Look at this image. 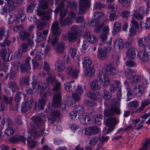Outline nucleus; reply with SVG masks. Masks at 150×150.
Returning a JSON list of instances; mask_svg holds the SVG:
<instances>
[{
  "instance_id": "nucleus-1",
  "label": "nucleus",
  "mask_w": 150,
  "mask_h": 150,
  "mask_svg": "<svg viewBox=\"0 0 150 150\" xmlns=\"http://www.w3.org/2000/svg\"><path fill=\"white\" fill-rule=\"evenodd\" d=\"M66 0H55V5H58L55 9L54 12L57 13L60 12V18L59 21L60 24L62 27H64L67 25L72 24V19L70 17H67L64 19H63L66 16L68 10L64 8V3Z\"/></svg>"
},
{
  "instance_id": "nucleus-2",
  "label": "nucleus",
  "mask_w": 150,
  "mask_h": 150,
  "mask_svg": "<svg viewBox=\"0 0 150 150\" xmlns=\"http://www.w3.org/2000/svg\"><path fill=\"white\" fill-rule=\"evenodd\" d=\"M52 86L53 87L52 90L54 91H58V92L54 95L53 103H50L48 105V109L50 110H53L55 107H57L60 104L61 100V94L59 92L61 88L60 82L57 80Z\"/></svg>"
},
{
  "instance_id": "nucleus-3",
  "label": "nucleus",
  "mask_w": 150,
  "mask_h": 150,
  "mask_svg": "<svg viewBox=\"0 0 150 150\" xmlns=\"http://www.w3.org/2000/svg\"><path fill=\"white\" fill-rule=\"evenodd\" d=\"M32 80L33 81L32 83V85L33 89L31 87L27 88L25 91L28 94H33L34 89H35V91L38 93H41L46 88V86L44 83L41 81L37 82L35 76L33 77Z\"/></svg>"
},
{
  "instance_id": "nucleus-4",
  "label": "nucleus",
  "mask_w": 150,
  "mask_h": 150,
  "mask_svg": "<svg viewBox=\"0 0 150 150\" xmlns=\"http://www.w3.org/2000/svg\"><path fill=\"white\" fill-rule=\"evenodd\" d=\"M117 100L115 99L112 100L110 104L111 105L109 109L105 110L104 112V115L106 117L113 116L114 114L119 115L120 114L121 111L119 105V103H116Z\"/></svg>"
},
{
  "instance_id": "nucleus-5",
  "label": "nucleus",
  "mask_w": 150,
  "mask_h": 150,
  "mask_svg": "<svg viewBox=\"0 0 150 150\" xmlns=\"http://www.w3.org/2000/svg\"><path fill=\"white\" fill-rule=\"evenodd\" d=\"M58 38H48L47 42L54 46V48L55 51L59 54H62L64 51L66 47L65 43L63 42H58Z\"/></svg>"
},
{
  "instance_id": "nucleus-6",
  "label": "nucleus",
  "mask_w": 150,
  "mask_h": 150,
  "mask_svg": "<svg viewBox=\"0 0 150 150\" xmlns=\"http://www.w3.org/2000/svg\"><path fill=\"white\" fill-rule=\"evenodd\" d=\"M28 138L27 139L28 146L30 148H34L36 146L37 142L35 141V137H38L39 134L34 129H29L28 131Z\"/></svg>"
},
{
  "instance_id": "nucleus-7",
  "label": "nucleus",
  "mask_w": 150,
  "mask_h": 150,
  "mask_svg": "<svg viewBox=\"0 0 150 150\" xmlns=\"http://www.w3.org/2000/svg\"><path fill=\"white\" fill-rule=\"evenodd\" d=\"M5 5L1 10V13L2 15H5L8 12L13 10L15 8L14 6V2L19 4L18 0H5Z\"/></svg>"
},
{
  "instance_id": "nucleus-8",
  "label": "nucleus",
  "mask_w": 150,
  "mask_h": 150,
  "mask_svg": "<svg viewBox=\"0 0 150 150\" xmlns=\"http://www.w3.org/2000/svg\"><path fill=\"white\" fill-rule=\"evenodd\" d=\"M132 41V38H129L127 41L125 42L124 43L123 40L121 38H116L114 43L116 47L119 50H121L124 48V45H126L127 47L131 46Z\"/></svg>"
},
{
  "instance_id": "nucleus-9",
  "label": "nucleus",
  "mask_w": 150,
  "mask_h": 150,
  "mask_svg": "<svg viewBox=\"0 0 150 150\" xmlns=\"http://www.w3.org/2000/svg\"><path fill=\"white\" fill-rule=\"evenodd\" d=\"M25 14L23 13L16 15L14 12H11L9 13V16L8 18L9 25L13 23L15 20H21L22 22L25 20Z\"/></svg>"
},
{
  "instance_id": "nucleus-10",
  "label": "nucleus",
  "mask_w": 150,
  "mask_h": 150,
  "mask_svg": "<svg viewBox=\"0 0 150 150\" xmlns=\"http://www.w3.org/2000/svg\"><path fill=\"white\" fill-rule=\"evenodd\" d=\"M100 129L98 127L94 126L89 127L82 130V134L87 135H95L100 132Z\"/></svg>"
},
{
  "instance_id": "nucleus-11",
  "label": "nucleus",
  "mask_w": 150,
  "mask_h": 150,
  "mask_svg": "<svg viewBox=\"0 0 150 150\" xmlns=\"http://www.w3.org/2000/svg\"><path fill=\"white\" fill-rule=\"evenodd\" d=\"M31 60L30 57H28L25 60V63L21 64L20 67H18V69L19 70V68L21 69V71L22 72H26L30 73V70L31 68L30 67L29 62Z\"/></svg>"
},
{
  "instance_id": "nucleus-12",
  "label": "nucleus",
  "mask_w": 150,
  "mask_h": 150,
  "mask_svg": "<svg viewBox=\"0 0 150 150\" xmlns=\"http://www.w3.org/2000/svg\"><path fill=\"white\" fill-rule=\"evenodd\" d=\"M34 102L33 98L31 97H29L26 101L23 103L21 105V111L23 113H25L28 109L31 108Z\"/></svg>"
},
{
  "instance_id": "nucleus-13",
  "label": "nucleus",
  "mask_w": 150,
  "mask_h": 150,
  "mask_svg": "<svg viewBox=\"0 0 150 150\" xmlns=\"http://www.w3.org/2000/svg\"><path fill=\"white\" fill-rule=\"evenodd\" d=\"M99 80L101 81L103 87H107L111 81L108 78V75L104 73L100 72L98 74Z\"/></svg>"
},
{
  "instance_id": "nucleus-14",
  "label": "nucleus",
  "mask_w": 150,
  "mask_h": 150,
  "mask_svg": "<svg viewBox=\"0 0 150 150\" xmlns=\"http://www.w3.org/2000/svg\"><path fill=\"white\" fill-rule=\"evenodd\" d=\"M80 5L78 13L83 14L85 13L86 8L88 7L90 5L89 0H79Z\"/></svg>"
},
{
  "instance_id": "nucleus-15",
  "label": "nucleus",
  "mask_w": 150,
  "mask_h": 150,
  "mask_svg": "<svg viewBox=\"0 0 150 150\" xmlns=\"http://www.w3.org/2000/svg\"><path fill=\"white\" fill-rule=\"evenodd\" d=\"M117 120L115 118L111 117L107 119L105 121V124L107 126L109 127V128L107 131L106 132H105V129L106 128V127H105V129L103 130L104 134H108L111 131V130H110V127L113 126L115 123H117Z\"/></svg>"
},
{
  "instance_id": "nucleus-16",
  "label": "nucleus",
  "mask_w": 150,
  "mask_h": 150,
  "mask_svg": "<svg viewBox=\"0 0 150 150\" xmlns=\"http://www.w3.org/2000/svg\"><path fill=\"white\" fill-rule=\"evenodd\" d=\"M144 91V88L142 84L137 85L135 86L132 90L134 94L138 97L142 96Z\"/></svg>"
},
{
  "instance_id": "nucleus-17",
  "label": "nucleus",
  "mask_w": 150,
  "mask_h": 150,
  "mask_svg": "<svg viewBox=\"0 0 150 150\" xmlns=\"http://www.w3.org/2000/svg\"><path fill=\"white\" fill-rule=\"evenodd\" d=\"M51 30L54 36H59L62 30L59 27V23L58 22L55 21L52 24Z\"/></svg>"
},
{
  "instance_id": "nucleus-18",
  "label": "nucleus",
  "mask_w": 150,
  "mask_h": 150,
  "mask_svg": "<svg viewBox=\"0 0 150 150\" xmlns=\"http://www.w3.org/2000/svg\"><path fill=\"white\" fill-rule=\"evenodd\" d=\"M121 82L120 81L116 79L112 80L110 83V91L111 93H114L116 91V88H120Z\"/></svg>"
},
{
  "instance_id": "nucleus-19",
  "label": "nucleus",
  "mask_w": 150,
  "mask_h": 150,
  "mask_svg": "<svg viewBox=\"0 0 150 150\" xmlns=\"http://www.w3.org/2000/svg\"><path fill=\"white\" fill-rule=\"evenodd\" d=\"M131 23L130 25L131 28L129 29V36H133L136 33V29L139 28V24L137 21L134 20L131 21Z\"/></svg>"
},
{
  "instance_id": "nucleus-20",
  "label": "nucleus",
  "mask_w": 150,
  "mask_h": 150,
  "mask_svg": "<svg viewBox=\"0 0 150 150\" xmlns=\"http://www.w3.org/2000/svg\"><path fill=\"white\" fill-rule=\"evenodd\" d=\"M52 10L50 9L47 10L46 12L42 10H39L38 11L37 14L39 16H41V18L43 20H49L50 18V15L52 13Z\"/></svg>"
},
{
  "instance_id": "nucleus-21",
  "label": "nucleus",
  "mask_w": 150,
  "mask_h": 150,
  "mask_svg": "<svg viewBox=\"0 0 150 150\" xmlns=\"http://www.w3.org/2000/svg\"><path fill=\"white\" fill-rule=\"evenodd\" d=\"M66 72L69 76L71 77L73 79H75L78 77L79 71L70 66L67 68Z\"/></svg>"
},
{
  "instance_id": "nucleus-22",
  "label": "nucleus",
  "mask_w": 150,
  "mask_h": 150,
  "mask_svg": "<svg viewBox=\"0 0 150 150\" xmlns=\"http://www.w3.org/2000/svg\"><path fill=\"white\" fill-rule=\"evenodd\" d=\"M137 56L140 60L143 62H146L149 59L148 53L144 50L139 51L138 52Z\"/></svg>"
},
{
  "instance_id": "nucleus-23",
  "label": "nucleus",
  "mask_w": 150,
  "mask_h": 150,
  "mask_svg": "<svg viewBox=\"0 0 150 150\" xmlns=\"http://www.w3.org/2000/svg\"><path fill=\"white\" fill-rule=\"evenodd\" d=\"M109 139V137L105 136L104 135L99 136V138H98L99 143L97 145L98 148H97V150H104L101 146L103 144V143L107 142Z\"/></svg>"
},
{
  "instance_id": "nucleus-24",
  "label": "nucleus",
  "mask_w": 150,
  "mask_h": 150,
  "mask_svg": "<svg viewBox=\"0 0 150 150\" xmlns=\"http://www.w3.org/2000/svg\"><path fill=\"white\" fill-rule=\"evenodd\" d=\"M33 122L31 124V127L34 128L38 129L39 128L40 124L42 122L41 118L39 117H33Z\"/></svg>"
},
{
  "instance_id": "nucleus-25",
  "label": "nucleus",
  "mask_w": 150,
  "mask_h": 150,
  "mask_svg": "<svg viewBox=\"0 0 150 150\" xmlns=\"http://www.w3.org/2000/svg\"><path fill=\"white\" fill-rule=\"evenodd\" d=\"M40 3L39 6L42 9H46L49 7L48 4L50 3L52 5L53 4L54 0H37Z\"/></svg>"
},
{
  "instance_id": "nucleus-26",
  "label": "nucleus",
  "mask_w": 150,
  "mask_h": 150,
  "mask_svg": "<svg viewBox=\"0 0 150 150\" xmlns=\"http://www.w3.org/2000/svg\"><path fill=\"white\" fill-rule=\"evenodd\" d=\"M105 71L107 74L114 75L115 73L116 69L113 65L108 64L105 67Z\"/></svg>"
},
{
  "instance_id": "nucleus-27",
  "label": "nucleus",
  "mask_w": 150,
  "mask_h": 150,
  "mask_svg": "<svg viewBox=\"0 0 150 150\" xmlns=\"http://www.w3.org/2000/svg\"><path fill=\"white\" fill-rule=\"evenodd\" d=\"M136 56L135 49L134 47L129 48L126 53V57L129 59H134Z\"/></svg>"
},
{
  "instance_id": "nucleus-28",
  "label": "nucleus",
  "mask_w": 150,
  "mask_h": 150,
  "mask_svg": "<svg viewBox=\"0 0 150 150\" xmlns=\"http://www.w3.org/2000/svg\"><path fill=\"white\" fill-rule=\"evenodd\" d=\"M81 123L84 125H88L90 124L91 122V119L84 114H82L80 115V119H79Z\"/></svg>"
},
{
  "instance_id": "nucleus-29",
  "label": "nucleus",
  "mask_w": 150,
  "mask_h": 150,
  "mask_svg": "<svg viewBox=\"0 0 150 150\" xmlns=\"http://www.w3.org/2000/svg\"><path fill=\"white\" fill-rule=\"evenodd\" d=\"M107 51L106 49H98L97 57L98 58L102 60L106 59L107 57Z\"/></svg>"
},
{
  "instance_id": "nucleus-30",
  "label": "nucleus",
  "mask_w": 150,
  "mask_h": 150,
  "mask_svg": "<svg viewBox=\"0 0 150 150\" xmlns=\"http://www.w3.org/2000/svg\"><path fill=\"white\" fill-rule=\"evenodd\" d=\"M78 28L79 26L76 25H73L71 27V31L67 34V38H76Z\"/></svg>"
},
{
  "instance_id": "nucleus-31",
  "label": "nucleus",
  "mask_w": 150,
  "mask_h": 150,
  "mask_svg": "<svg viewBox=\"0 0 150 150\" xmlns=\"http://www.w3.org/2000/svg\"><path fill=\"white\" fill-rule=\"evenodd\" d=\"M43 95L44 97L38 100V106L39 109L43 110L44 108V106L47 100L46 93L44 92L43 93Z\"/></svg>"
},
{
  "instance_id": "nucleus-32",
  "label": "nucleus",
  "mask_w": 150,
  "mask_h": 150,
  "mask_svg": "<svg viewBox=\"0 0 150 150\" xmlns=\"http://www.w3.org/2000/svg\"><path fill=\"white\" fill-rule=\"evenodd\" d=\"M90 85L92 89L94 90H99L101 88L100 83L96 79L93 80L91 83Z\"/></svg>"
},
{
  "instance_id": "nucleus-33",
  "label": "nucleus",
  "mask_w": 150,
  "mask_h": 150,
  "mask_svg": "<svg viewBox=\"0 0 150 150\" xmlns=\"http://www.w3.org/2000/svg\"><path fill=\"white\" fill-rule=\"evenodd\" d=\"M7 85L13 92H16L18 91L19 88L16 83L13 81H10L8 83Z\"/></svg>"
},
{
  "instance_id": "nucleus-34",
  "label": "nucleus",
  "mask_w": 150,
  "mask_h": 150,
  "mask_svg": "<svg viewBox=\"0 0 150 150\" xmlns=\"http://www.w3.org/2000/svg\"><path fill=\"white\" fill-rule=\"evenodd\" d=\"M56 70L58 71H62L65 69L64 64L61 60H58L56 62L55 65Z\"/></svg>"
},
{
  "instance_id": "nucleus-35",
  "label": "nucleus",
  "mask_w": 150,
  "mask_h": 150,
  "mask_svg": "<svg viewBox=\"0 0 150 150\" xmlns=\"http://www.w3.org/2000/svg\"><path fill=\"white\" fill-rule=\"evenodd\" d=\"M88 96L91 99L93 100H97L100 97V95L98 92L92 93L91 91H89L87 93Z\"/></svg>"
},
{
  "instance_id": "nucleus-36",
  "label": "nucleus",
  "mask_w": 150,
  "mask_h": 150,
  "mask_svg": "<svg viewBox=\"0 0 150 150\" xmlns=\"http://www.w3.org/2000/svg\"><path fill=\"white\" fill-rule=\"evenodd\" d=\"M64 88L67 91L72 92L75 88L74 84H71V82H66L64 84Z\"/></svg>"
},
{
  "instance_id": "nucleus-37",
  "label": "nucleus",
  "mask_w": 150,
  "mask_h": 150,
  "mask_svg": "<svg viewBox=\"0 0 150 150\" xmlns=\"http://www.w3.org/2000/svg\"><path fill=\"white\" fill-rule=\"evenodd\" d=\"M83 62L82 64L84 68L89 67L90 65L92 64L91 59L88 57H84L83 58Z\"/></svg>"
},
{
  "instance_id": "nucleus-38",
  "label": "nucleus",
  "mask_w": 150,
  "mask_h": 150,
  "mask_svg": "<svg viewBox=\"0 0 150 150\" xmlns=\"http://www.w3.org/2000/svg\"><path fill=\"white\" fill-rule=\"evenodd\" d=\"M121 28V25L119 22H115L114 23L113 30L112 32L113 35H115L120 31Z\"/></svg>"
},
{
  "instance_id": "nucleus-39",
  "label": "nucleus",
  "mask_w": 150,
  "mask_h": 150,
  "mask_svg": "<svg viewBox=\"0 0 150 150\" xmlns=\"http://www.w3.org/2000/svg\"><path fill=\"white\" fill-rule=\"evenodd\" d=\"M95 72V69L93 67H88L84 71L85 75L89 77L92 76Z\"/></svg>"
},
{
  "instance_id": "nucleus-40",
  "label": "nucleus",
  "mask_w": 150,
  "mask_h": 150,
  "mask_svg": "<svg viewBox=\"0 0 150 150\" xmlns=\"http://www.w3.org/2000/svg\"><path fill=\"white\" fill-rule=\"evenodd\" d=\"M126 78L130 79L133 76V74L135 73L134 71L130 68H127L125 70Z\"/></svg>"
},
{
  "instance_id": "nucleus-41",
  "label": "nucleus",
  "mask_w": 150,
  "mask_h": 150,
  "mask_svg": "<svg viewBox=\"0 0 150 150\" xmlns=\"http://www.w3.org/2000/svg\"><path fill=\"white\" fill-rule=\"evenodd\" d=\"M1 124L3 126H5L9 127L12 125V122L11 119L8 118H5L3 119Z\"/></svg>"
},
{
  "instance_id": "nucleus-42",
  "label": "nucleus",
  "mask_w": 150,
  "mask_h": 150,
  "mask_svg": "<svg viewBox=\"0 0 150 150\" xmlns=\"http://www.w3.org/2000/svg\"><path fill=\"white\" fill-rule=\"evenodd\" d=\"M57 79L54 76H50L46 78V82L48 85L52 86Z\"/></svg>"
},
{
  "instance_id": "nucleus-43",
  "label": "nucleus",
  "mask_w": 150,
  "mask_h": 150,
  "mask_svg": "<svg viewBox=\"0 0 150 150\" xmlns=\"http://www.w3.org/2000/svg\"><path fill=\"white\" fill-rule=\"evenodd\" d=\"M76 21L77 23H81V25L83 28H86L87 27V23L84 21L83 17L81 16H79L76 17Z\"/></svg>"
},
{
  "instance_id": "nucleus-44",
  "label": "nucleus",
  "mask_w": 150,
  "mask_h": 150,
  "mask_svg": "<svg viewBox=\"0 0 150 150\" xmlns=\"http://www.w3.org/2000/svg\"><path fill=\"white\" fill-rule=\"evenodd\" d=\"M51 116L54 121H55L57 119L60 118L61 116L59 111L57 110L52 111L51 114Z\"/></svg>"
},
{
  "instance_id": "nucleus-45",
  "label": "nucleus",
  "mask_w": 150,
  "mask_h": 150,
  "mask_svg": "<svg viewBox=\"0 0 150 150\" xmlns=\"http://www.w3.org/2000/svg\"><path fill=\"white\" fill-rule=\"evenodd\" d=\"M102 118L103 115H101L99 114L95 116L93 121L94 124L97 125H100Z\"/></svg>"
},
{
  "instance_id": "nucleus-46",
  "label": "nucleus",
  "mask_w": 150,
  "mask_h": 150,
  "mask_svg": "<svg viewBox=\"0 0 150 150\" xmlns=\"http://www.w3.org/2000/svg\"><path fill=\"white\" fill-rule=\"evenodd\" d=\"M102 30V34L100 35V38H107L110 30L109 27L107 26H104Z\"/></svg>"
},
{
  "instance_id": "nucleus-47",
  "label": "nucleus",
  "mask_w": 150,
  "mask_h": 150,
  "mask_svg": "<svg viewBox=\"0 0 150 150\" xmlns=\"http://www.w3.org/2000/svg\"><path fill=\"white\" fill-rule=\"evenodd\" d=\"M139 104L137 100H134L129 102L128 104V106L131 109H134L138 108Z\"/></svg>"
},
{
  "instance_id": "nucleus-48",
  "label": "nucleus",
  "mask_w": 150,
  "mask_h": 150,
  "mask_svg": "<svg viewBox=\"0 0 150 150\" xmlns=\"http://www.w3.org/2000/svg\"><path fill=\"white\" fill-rule=\"evenodd\" d=\"M140 77L138 75H134L130 79L131 82L132 84H134L138 83L140 80Z\"/></svg>"
},
{
  "instance_id": "nucleus-49",
  "label": "nucleus",
  "mask_w": 150,
  "mask_h": 150,
  "mask_svg": "<svg viewBox=\"0 0 150 150\" xmlns=\"http://www.w3.org/2000/svg\"><path fill=\"white\" fill-rule=\"evenodd\" d=\"M103 93L102 96L104 99L106 101H108L111 98V96L109 94V92L108 90H104L103 91Z\"/></svg>"
},
{
  "instance_id": "nucleus-50",
  "label": "nucleus",
  "mask_w": 150,
  "mask_h": 150,
  "mask_svg": "<svg viewBox=\"0 0 150 150\" xmlns=\"http://www.w3.org/2000/svg\"><path fill=\"white\" fill-rule=\"evenodd\" d=\"M134 17L136 19L142 20L143 19L144 17V14L143 13H140L137 11H135L133 13Z\"/></svg>"
},
{
  "instance_id": "nucleus-51",
  "label": "nucleus",
  "mask_w": 150,
  "mask_h": 150,
  "mask_svg": "<svg viewBox=\"0 0 150 150\" xmlns=\"http://www.w3.org/2000/svg\"><path fill=\"white\" fill-rule=\"evenodd\" d=\"M118 1L125 7H128L131 4L132 0H118Z\"/></svg>"
},
{
  "instance_id": "nucleus-52",
  "label": "nucleus",
  "mask_w": 150,
  "mask_h": 150,
  "mask_svg": "<svg viewBox=\"0 0 150 150\" xmlns=\"http://www.w3.org/2000/svg\"><path fill=\"white\" fill-rule=\"evenodd\" d=\"M84 104L85 106L91 107L96 106V104L95 102L90 100H85Z\"/></svg>"
},
{
  "instance_id": "nucleus-53",
  "label": "nucleus",
  "mask_w": 150,
  "mask_h": 150,
  "mask_svg": "<svg viewBox=\"0 0 150 150\" xmlns=\"http://www.w3.org/2000/svg\"><path fill=\"white\" fill-rule=\"evenodd\" d=\"M147 42L146 38H138L137 39L138 44L140 47L144 46Z\"/></svg>"
},
{
  "instance_id": "nucleus-54",
  "label": "nucleus",
  "mask_w": 150,
  "mask_h": 150,
  "mask_svg": "<svg viewBox=\"0 0 150 150\" xmlns=\"http://www.w3.org/2000/svg\"><path fill=\"white\" fill-rule=\"evenodd\" d=\"M70 53L71 56L73 58L78 57L79 55L77 54V49L72 47L70 49Z\"/></svg>"
},
{
  "instance_id": "nucleus-55",
  "label": "nucleus",
  "mask_w": 150,
  "mask_h": 150,
  "mask_svg": "<svg viewBox=\"0 0 150 150\" xmlns=\"http://www.w3.org/2000/svg\"><path fill=\"white\" fill-rule=\"evenodd\" d=\"M22 97H23L24 98H25L26 95L22 93L18 92L16 94L14 100L16 101H20Z\"/></svg>"
},
{
  "instance_id": "nucleus-56",
  "label": "nucleus",
  "mask_w": 150,
  "mask_h": 150,
  "mask_svg": "<svg viewBox=\"0 0 150 150\" xmlns=\"http://www.w3.org/2000/svg\"><path fill=\"white\" fill-rule=\"evenodd\" d=\"M47 23L46 22L44 21L40 22L38 20L37 22V27L39 30H42L47 25Z\"/></svg>"
},
{
  "instance_id": "nucleus-57",
  "label": "nucleus",
  "mask_w": 150,
  "mask_h": 150,
  "mask_svg": "<svg viewBox=\"0 0 150 150\" xmlns=\"http://www.w3.org/2000/svg\"><path fill=\"white\" fill-rule=\"evenodd\" d=\"M15 130L14 129L11 127H8L5 130V134L8 136H10L14 133Z\"/></svg>"
},
{
  "instance_id": "nucleus-58",
  "label": "nucleus",
  "mask_w": 150,
  "mask_h": 150,
  "mask_svg": "<svg viewBox=\"0 0 150 150\" xmlns=\"http://www.w3.org/2000/svg\"><path fill=\"white\" fill-rule=\"evenodd\" d=\"M9 36V33L8 31H5L3 28L1 29L0 30V38L5 37L8 38Z\"/></svg>"
},
{
  "instance_id": "nucleus-59",
  "label": "nucleus",
  "mask_w": 150,
  "mask_h": 150,
  "mask_svg": "<svg viewBox=\"0 0 150 150\" xmlns=\"http://www.w3.org/2000/svg\"><path fill=\"white\" fill-rule=\"evenodd\" d=\"M7 53V50L6 48L2 49L0 52V55L4 61L6 60V56Z\"/></svg>"
},
{
  "instance_id": "nucleus-60",
  "label": "nucleus",
  "mask_w": 150,
  "mask_h": 150,
  "mask_svg": "<svg viewBox=\"0 0 150 150\" xmlns=\"http://www.w3.org/2000/svg\"><path fill=\"white\" fill-rule=\"evenodd\" d=\"M29 78V77L28 76H25L22 77L20 79L21 83L22 84L28 85Z\"/></svg>"
},
{
  "instance_id": "nucleus-61",
  "label": "nucleus",
  "mask_w": 150,
  "mask_h": 150,
  "mask_svg": "<svg viewBox=\"0 0 150 150\" xmlns=\"http://www.w3.org/2000/svg\"><path fill=\"white\" fill-rule=\"evenodd\" d=\"M104 15L100 11H97L95 12L93 14V16L94 18H96L97 20H98L100 18H102L103 17Z\"/></svg>"
},
{
  "instance_id": "nucleus-62",
  "label": "nucleus",
  "mask_w": 150,
  "mask_h": 150,
  "mask_svg": "<svg viewBox=\"0 0 150 150\" xmlns=\"http://www.w3.org/2000/svg\"><path fill=\"white\" fill-rule=\"evenodd\" d=\"M52 130L53 132L55 133H59L62 131V128L59 125H54L52 128Z\"/></svg>"
},
{
  "instance_id": "nucleus-63",
  "label": "nucleus",
  "mask_w": 150,
  "mask_h": 150,
  "mask_svg": "<svg viewBox=\"0 0 150 150\" xmlns=\"http://www.w3.org/2000/svg\"><path fill=\"white\" fill-rule=\"evenodd\" d=\"M102 42L104 44L111 45L112 44V38H100Z\"/></svg>"
},
{
  "instance_id": "nucleus-64",
  "label": "nucleus",
  "mask_w": 150,
  "mask_h": 150,
  "mask_svg": "<svg viewBox=\"0 0 150 150\" xmlns=\"http://www.w3.org/2000/svg\"><path fill=\"white\" fill-rule=\"evenodd\" d=\"M75 149L76 150H91V148L90 146H86L84 149L81 144H79L77 145Z\"/></svg>"
}]
</instances>
